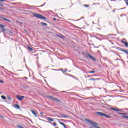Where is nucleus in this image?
<instances>
[{"instance_id":"nucleus-22","label":"nucleus","mask_w":128,"mask_h":128,"mask_svg":"<svg viewBox=\"0 0 128 128\" xmlns=\"http://www.w3.org/2000/svg\"><path fill=\"white\" fill-rule=\"evenodd\" d=\"M112 110H115L116 112L118 111V109L115 108H112Z\"/></svg>"},{"instance_id":"nucleus-29","label":"nucleus","mask_w":128,"mask_h":128,"mask_svg":"<svg viewBox=\"0 0 128 128\" xmlns=\"http://www.w3.org/2000/svg\"><path fill=\"white\" fill-rule=\"evenodd\" d=\"M53 20H54V22H56V18H53Z\"/></svg>"},{"instance_id":"nucleus-15","label":"nucleus","mask_w":128,"mask_h":128,"mask_svg":"<svg viewBox=\"0 0 128 128\" xmlns=\"http://www.w3.org/2000/svg\"><path fill=\"white\" fill-rule=\"evenodd\" d=\"M60 118H68V116L64 115H61Z\"/></svg>"},{"instance_id":"nucleus-36","label":"nucleus","mask_w":128,"mask_h":128,"mask_svg":"<svg viewBox=\"0 0 128 128\" xmlns=\"http://www.w3.org/2000/svg\"><path fill=\"white\" fill-rule=\"evenodd\" d=\"M116 12V9H114L112 11L113 12Z\"/></svg>"},{"instance_id":"nucleus-30","label":"nucleus","mask_w":128,"mask_h":128,"mask_svg":"<svg viewBox=\"0 0 128 128\" xmlns=\"http://www.w3.org/2000/svg\"><path fill=\"white\" fill-rule=\"evenodd\" d=\"M57 120H58V122H60V120H62H62H59V119H57Z\"/></svg>"},{"instance_id":"nucleus-44","label":"nucleus","mask_w":128,"mask_h":128,"mask_svg":"<svg viewBox=\"0 0 128 128\" xmlns=\"http://www.w3.org/2000/svg\"><path fill=\"white\" fill-rule=\"evenodd\" d=\"M80 19H81V18H80V19H79V20H80Z\"/></svg>"},{"instance_id":"nucleus-25","label":"nucleus","mask_w":128,"mask_h":128,"mask_svg":"<svg viewBox=\"0 0 128 128\" xmlns=\"http://www.w3.org/2000/svg\"><path fill=\"white\" fill-rule=\"evenodd\" d=\"M124 2H126V4H127V6H128V2H128V0H124Z\"/></svg>"},{"instance_id":"nucleus-24","label":"nucleus","mask_w":128,"mask_h":128,"mask_svg":"<svg viewBox=\"0 0 128 128\" xmlns=\"http://www.w3.org/2000/svg\"><path fill=\"white\" fill-rule=\"evenodd\" d=\"M60 70H62V72H66V71H64V69H63L62 68L60 69Z\"/></svg>"},{"instance_id":"nucleus-23","label":"nucleus","mask_w":128,"mask_h":128,"mask_svg":"<svg viewBox=\"0 0 128 128\" xmlns=\"http://www.w3.org/2000/svg\"><path fill=\"white\" fill-rule=\"evenodd\" d=\"M28 50H30L32 51V48L30 47H28Z\"/></svg>"},{"instance_id":"nucleus-12","label":"nucleus","mask_w":128,"mask_h":128,"mask_svg":"<svg viewBox=\"0 0 128 128\" xmlns=\"http://www.w3.org/2000/svg\"><path fill=\"white\" fill-rule=\"evenodd\" d=\"M121 42H122V44H125V46H126V48H128V43L126 42H125L124 41V40H122V41H121Z\"/></svg>"},{"instance_id":"nucleus-40","label":"nucleus","mask_w":128,"mask_h":128,"mask_svg":"<svg viewBox=\"0 0 128 128\" xmlns=\"http://www.w3.org/2000/svg\"><path fill=\"white\" fill-rule=\"evenodd\" d=\"M10 34H12V32L10 31Z\"/></svg>"},{"instance_id":"nucleus-14","label":"nucleus","mask_w":128,"mask_h":128,"mask_svg":"<svg viewBox=\"0 0 128 128\" xmlns=\"http://www.w3.org/2000/svg\"><path fill=\"white\" fill-rule=\"evenodd\" d=\"M104 118H110V116L109 115H106V114H104Z\"/></svg>"},{"instance_id":"nucleus-35","label":"nucleus","mask_w":128,"mask_h":128,"mask_svg":"<svg viewBox=\"0 0 128 128\" xmlns=\"http://www.w3.org/2000/svg\"><path fill=\"white\" fill-rule=\"evenodd\" d=\"M62 126H66V124L63 123V124H62Z\"/></svg>"},{"instance_id":"nucleus-39","label":"nucleus","mask_w":128,"mask_h":128,"mask_svg":"<svg viewBox=\"0 0 128 128\" xmlns=\"http://www.w3.org/2000/svg\"><path fill=\"white\" fill-rule=\"evenodd\" d=\"M0 6H2L4 5H2V4L0 3Z\"/></svg>"},{"instance_id":"nucleus-37","label":"nucleus","mask_w":128,"mask_h":128,"mask_svg":"<svg viewBox=\"0 0 128 128\" xmlns=\"http://www.w3.org/2000/svg\"><path fill=\"white\" fill-rule=\"evenodd\" d=\"M64 128H67L68 127H66V125H64Z\"/></svg>"},{"instance_id":"nucleus-26","label":"nucleus","mask_w":128,"mask_h":128,"mask_svg":"<svg viewBox=\"0 0 128 128\" xmlns=\"http://www.w3.org/2000/svg\"><path fill=\"white\" fill-rule=\"evenodd\" d=\"M4 81H2V80H0V83L4 84Z\"/></svg>"},{"instance_id":"nucleus-27","label":"nucleus","mask_w":128,"mask_h":128,"mask_svg":"<svg viewBox=\"0 0 128 128\" xmlns=\"http://www.w3.org/2000/svg\"><path fill=\"white\" fill-rule=\"evenodd\" d=\"M44 6V4H42V6H38V8H40V6Z\"/></svg>"},{"instance_id":"nucleus-34","label":"nucleus","mask_w":128,"mask_h":128,"mask_svg":"<svg viewBox=\"0 0 128 128\" xmlns=\"http://www.w3.org/2000/svg\"><path fill=\"white\" fill-rule=\"evenodd\" d=\"M62 126H66V124L63 123V124H62Z\"/></svg>"},{"instance_id":"nucleus-50","label":"nucleus","mask_w":128,"mask_h":128,"mask_svg":"<svg viewBox=\"0 0 128 128\" xmlns=\"http://www.w3.org/2000/svg\"><path fill=\"white\" fill-rule=\"evenodd\" d=\"M82 18H84V17H82Z\"/></svg>"},{"instance_id":"nucleus-9","label":"nucleus","mask_w":128,"mask_h":128,"mask_svg":"<svg viewBox=\"0 0 128 128\" xmlns=\"http://www.w3.org/2000/svg\"><path fill=\"white\" fill-rule=\"evenodd\" d=\"M14 108H17L18 110H20V106H18V104H16L14 106Z\"/></svg>"},{"instance_id":"nucleus-46","label":"nucleus","mask_w":128,"mask_h":128,"mask_svg":"<svg viewBox=\"0 0 128 128\" xmlns=\"http://www.w3.org/2000/svg\"><path fill=\"white\" fill-rule=\"evenodd\" d=\"M9 98V100H12V98Z\"/></svg>"},{"instance_id":"nucleus-10","label":"nucleus","mask_w":128,"mask_h":128,"mask_svg":"<svg viewBox=\"0 0 128 128\" xmlns=\"http://www.w3.org/2000/svg\"><path fill=\"white\" fill-rule=\"evenodd\" d=\"M2 19L4 20H5V22H10V20L7 19L6 18H2Z\"/></svg>"},{"instance_id":"nucleus-42","label":"nucleus","mask_w":128,"mask_h":128,"mask_svg":"<svg viewBox=\"0 0 128 128\" xmlns=\"http://www.w3.org/2000/svg\"><path fill=\"white\" fill-rule=\"evenodd\" d=\"M64 72H66V69H65V70H64Z\"/></svg>"},{"instance_id":"nucleus-3","label":"nucleus","mask_w":128,"mask_h":128,"mask_svg":"<svg viewBox=\"0 0 128 128\" xmlns=\"http://www.w3.org/2000/svg\"><path fill=\"white\" fill-rule=\"evenodd\" d=\"M16 98H18L19 100H22L23 98H24V96H20L17 95L16 96Z\"/></svg>"},{"instance_id":"nucleus-33","label":"nucleus","mask_w":128,"mask_h":128,"mask_svg":"<svg viewBox=\"0 0 128 128\" xmlns=\"http://www.w3.org/2000/svg\"><path fill=\"white\" fill-rule=\"evenodd\" d=\"M40 114H41L42 116V114H44V113H43V112H40Z\"/></svg>"},{"instance_id":"nucleus-31","label":"nucleus","mask_w":128,"mask_h":128,"mask_svg":"<svg viewBox=\"0 0 128 128\" xmlns=\"http://www.w3.org/2000/svg\"><path fill=\"white\" fill-rule=\"evenodd\" d=\"M59 123L60 124H62H62H64L63 122H59Z\"/></svg>"},{"instance_id":"nucleus-19","label":"nucleus","mask_w":128,"mask_h":128,"mask_svg":"<svg viewBox=\"0 0 128 128\" xmlns=\"http://www.w3.org/2000/svg\"><path fill=\"white\" fill-rule=\"evenodd\" d=\"M98 80V79L92 78L89 79V80Z\"/></svg>"},{"instance_id":"nucleus-41","label":"nucleus","mask_w":128,"mask_h":128,"mask_svg":"<svg viewBox=\"0 0 128 128\" xmlns=\"http://www.w3.org/2000/svg\"><path fill=\"white\" fill-rule=\"evenodd\" d=\"M124 8H120V10H124Z\"/></svg>"},{"instance_id":"nucleus-5","label":"nucleus","mask_w":128,"mask_h":128,"mask_svg":"<svg viewBox=\"0 0 128 128\" xmlns=\"http://www.w3.org/2000/svg\"><path fill=\"white\" fill-rule=\"evenodd\" d=\"M96 114L100 116H104V114L102 112H96Z\"/></svg>"},{"instance_id":"nucleus-11","label":"nucleus","mask_w":128,"mask_h":128,"mask_svg":"<svg viewBox=\"0 0 128 128\" xmlns=\"http://www.w3.org/2000/svg\"><path fill=\"white\" fill-rule=\"evenodd\" d=\"M120 50H122V52H124L126 54H128V50H126L124 49H121Z\"/></svg>"},{"instance_id":"nucleus-1","label":"nucleus","mask_w":128,"mask_h":128,"mask_svg":"<svg viewBox=\"0 0 128 128\" xmlns=\"http://www.w3.org/2000/svg\"><path fill=\"white\" fill-rule=\"evenodd\" d=\"M34 16L40 18V20H46V18L40 14L34 13L33 14Z\"/></svg>"},{"instance_id":"nucleus-47","label":"nucleus","mask_w":128,"mask_h":128,"mask_svg":"<svg viewBox=\"0 0 128 128\" xmlns=\"http://www.w3.org/2000/svg\"><path fill=\"white\" fill-rule=\"evenodd\" d=\"M92 24H94V22H92Z\"/></svg>"},{"instance_id":"nucleus-32","label":"nucleus","mask_w":128,"mask_h":128,"mask_svg":"<svg viewBox=\"0 0 128 128\" xmlns=\"http://www.w3.org/2000/svg\"><path fill=\"white\" fill-rule=\"evenodd\" d=\"M53 124H54V126H56V123L54 122V123Z\"/></svg>"},{"instance_id":"nucleus-28","label":"nucleus","mask_w":128,"mask_h":128,"mask_svg":"<svg viewBox=\"0 0 128 128\" xmlns=\"http://www.w3.org/2000/svg\"><path fill=\"white\" fill-rule=\"evenodd\" d=\"M84 6H86V8H88V6H88V4H84Z\"/></svg>"},{"instance_id":"nucleus-20","label":"nucleus","mask_w":128,"mask_h":128,"mask_svg":"<svg viewBox=\"0 0 128 128\" xmlns=\"http://www.w3.org/2000/svg\"><path fill=\"white\" fill-rule=\"evenodd\" d=\"M1 98L2 100H6V97L5 96H1Z\"/></svg>"},{"instance_id":"nucleus-48","label":"nucleus","mask_w":128,"mask_h":128,"mask_svg":"<svg viewBox=\"0 0 128 128\" xmlns=\"http://www.w3.org/2000/svg\"><path fill=\"white\" fill-rule=\"evenodd\" d=\"M120 16H122V15H120Z\"/></svg>"},{"instance_id":"nucleus-6","label":"nucleus","mask_w":128,"mask_h":128,"mask_svg":"<svg viewBox=\"0 0 128 128\" xmlns=\"http://www.w3.org/2000/svg\"><path fill=\"white\" fill-rule=\"evenodd\" d=\"M30 111L31 112H32V114L34 115V116L36 118H38V115L36 114V111H34V110H30Z\"/></svg>"},{"instance_id":"nucleus-49","label":"nucleus","mask_w":128,"mask_h":128,"mask_svg":"<svg viewBox=\"0 0 128 128\" xmlns=\"http://www.w3.org/2000/svg\"><path fill=\"white\" fill-rule=\"evenodd\" d=\"M50 122V124H52V122Z\"/></svg>"},{"instance_id":"nucleus-45","label":"nucleus","mask_w":128,"mask_h":128,"mask_svg":"<svg viewBox=\"0 0 128 128\" xmlns=\"http://www.w3.org/2000/svg\"><path fill=\"white\" fill-rule=\"evenodd\" d=\"M98 22H100V19L98 20Z\"/></svg>"},{"instance_id":"nucleus-7","label":"nucleus","mask_w":128,"mask_h":128,"mask_svg":"<svg viewBox=\"0 0 128 128\" xmlns=\"http://www.w3.org/2000/svg\"><path fill=\"white\" fill-rule=\"evenodd\" d=\"M48 98H52V100H57V102H60V100H58V99H57L56 98H54L52 96H48Z\"/></svg>"},{"instance_id":"nucleus-43","label":"nucleus","mask_w":128,"mask_h":128,"mask_svg":"<svg viewBox=\"0 0 128 128\" xmlns=\"http://www.w3.org/2000/svg\"><path fill=\"white\" fill-rule=\"evenodd\" d=\"M0 10H2V8L0 7Z\"/></svg>"},{"instance_id":"nucleus-38","label":"nucleus","mask_w":128,"mask_h":128,"mask_svg":"<svg viewBox=\"0 0 128 128\" xmlns=\"http://www.w3.org/2000/svg\"><path fill=\"white\" fill-rule=\"evenodd\" d=\"M0 2H4V0H0Z\"/></svg>"},{"instance_id":"nucleus-8","label":"nucleus","mask_w":128,"mask_h":128,"mask_svg":"<svg viewBox=\"0 0 128 128\" xmlns=\"http://www.w3.org/2000/svg\"><path fill=\"white\" fill-rule=\"evenodd\" d=\"M46 120L48 122H52L54 120V119L50 117H46Z\"/></svg>"},{"instance_id":"nucleus-4","label":"nucleus","mask_w":128,"mask_h":128,"mask_svg":"<svg viewBox=\"0 0 128 128\" xmlns=\"http://www.w3.org/2000/svg\"><path fill=\"white\" fill-rule=\"evenodd\" d=\"M88 58H91V60H94V62L96 61V58H94V57L92 56L90 54H88Z\"/></svg>"},{"instance_id":"nucleus-2","label":"nucleus","mask_w":128,"mask_h":128,"mask_svg":"<svg viewBox=\"0 0 128 128\" xmlns=\"http://www.w3.org/2000/svg\"><path fill=\"white\" fill-rule=\"evenodd\" d=\"M4 28H6V26L0 24V28L1 30H2V32H6V29Z\"/></svg>"},{"instance_id":"nucleus-18","label":"nucleus","mask_w":128,"mask_h":128,"mask_svg":"<svg viewBox=\"0 0 128 128\" xmlns=\"http://www.w3.org/2000/svg\"><path fill=\"white\" fill-rule=\"evenodd\" d=\"M117 112H124V110L122 109H117Z\"/></svg>"},{"instance_id":"nucleus-17","label":"nucleus","mask_w":128,"mask_h":128,"mask_svg":"<svg viewBox=\"0 0 128 128\" xmlns=\"http://www.w3.org/2000/svg\"><path fill=\"white\" fill-rule=\"evenodd\" d=\"M40 24L42 26H48V24L46 22H41Z\"/></svg>"},{"instance_id":"nucleus-13","label":"nucleus","mask_w":128,"mask_h":128,"mask_svg":"<svg viewBox=\"0 0 128 128\" xmlns=\"http://www.w3.org/2000/svg\"><path fill=\"white\" fill-rule=\"evenodd\" d=\"M56 36H58V38H64V36H60V35H59V34H56Z\"/></svg>"},{"instance_id":"nucleus-16","label":"nucleus","mask_w":128,"mask_h":128,"mask_svg":"<svg viewBox=\"0 0 128 128\" xmlns=\"http://www.w3.org/2000/svg\"><path fill=\"white\" fill-rule=\"evenodd\" d=\"M118 114H123L124 116H126V113H122V112H118Z\"/></svg>"},{"instance_id":"nucleus-21","label":"nucleus","mask_w":128,"mask_h":128,"mask_svg":"<svg viewBox=\"0 0 128 128\" xmlns=\"http://www.w3.org/2000/svg\"><path fill=\"white\" fill-rule=\"evenodd\" d=\"M94 72H96V71H90L89 72V74H94Z\"/></svg>"}]
</instances>
